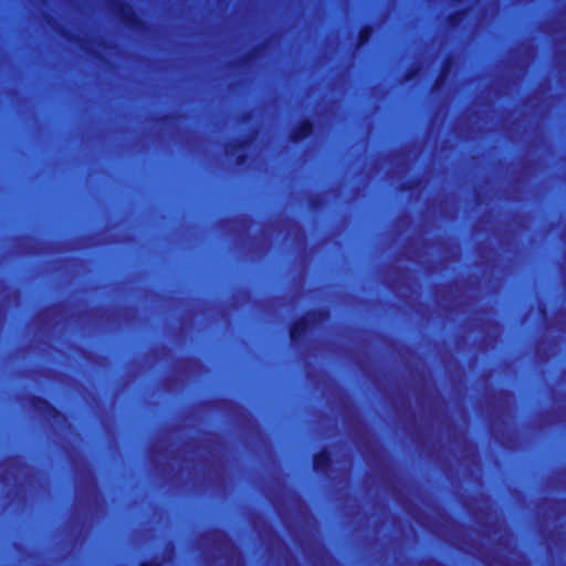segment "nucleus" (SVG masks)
I'll use <instances>...</instances> for the list:
<instances>
[{"mask_svg": "<svg viewBox=\"0 0 566 566\" xmlns=\"http://www.w3.org/2000/svg\"><path fill=\"white\" fill-rule=\"evenodd\" d=\"M30 405L34 411L48 418L57 419L63 416L62 412L54 405H52L50 400L42 396H31Z\"/></svg>", "mask_w": 566, "mask_h": 566, "instance_id": "nucleus-4", "label": "nucleus"}, {"mask_svg": "<svg viewBox=\"0 0 566 566\" xmlns=\"http://www.w3.org/2000/svg\"><path fill=\"white\" fill-rule=\"evenodd\" d=\"M418 73H419V67H418V66H416V65L410 66V67L406 71V73H405V75H403V78H405L406 81H411V80H413V78L418 75Z\"/></svg>", "mask_w": 566, "mask_h": 566, "instance_id": "nucleus-10", "label": "nucleus"}, {"mask_svg": "<svg viewBox=\"0 0 566 566\" xmlns=\"http://www.w3.org/2000/svg\"><path fill=\"white\" fill-rule=\"evenodd\" d=\"M451 62H452V59L451 56H447L444 60H443V63H442V67L440 70V73L434 82V85L436 86H439L446 78V76L448 75V72L450 70V66H451Z\"/></svg>", "mask_w": 566, "mask_h": 566, "instance_id": "nucleus-9", "label": "nucleus"}, {"mask_svg": "<svg viewBox=\"0 0 566 566\" xmlns=\"http://www.w3.org/2000/svg\"><path fill=\"white\" fill-rule=\"evenodd\" d=\"M375 32V25L371 22H367L360 27L358 30L357 39H356V48H363L367 45Z\"/></svg>", "mask_w": 566, "mask_h": 566, "instance_id": "nucleus-6", "label": "nucleus"}, {"mask_svg": "<svg viewBox=\"0 0 566 566\" xmlns=\"http://www.w3.org/2000/svg\"><path fill=\"white\" fill-rule=\"evenodd\" d=\"M317 203H318L317 199L313 200V202H312L313 206H316Z\"/></svg>", "mask_w": 566, "mask_h": 566, "instance_id": "nucleus-16", "label": "nucleus"}, {"mask_svg": "<svg viewBox=\"0 0 566 566\" xmlns=\"http://www.w3.org/2000/svg\"><path fill=\"white\" fill-rule=\"evenodd\" d=\"M315 132V123L311 117L302 118L297 125L290 132L289 139L294 143H301L310 138Z\"/></svg>", "mask_w": 566, "mask_h": 566, "instance_id": "nucleus-3", "label": "nucleus"}, {"mask_svg": "<svg viewBox=\"0 0 566 566\" xmlns=\"http://www.w3.org/2000/svg\"><path fill=\"white\" fill-rule=\"evenodd\" d=\"M251 143V139L249 137H243L239 139H234L226 147V154L231 156L237 151L245 149Z\"/></svg>", "mask_w": 566, "mask_h": 566, "instance_id": "nucleus-7", "label": "nucleus"}, {"mask_svg": "<svg viewBox=\"0 0 566 566\" xmlns=\"http://www.w3.org/2000/svg\"><path fill=\"white\" fill-rule=\"evenodd\" d=\"M328 317L329 312L326 308H313L306 315L298 317L289 327L291 343L294 345L302 344L312 326L326 321Z\"/></svg>", "mask_w": 566, "mask_h": 566, "instance_id": "nucleus-1", "label": "nucleus"}, {"mask_svg": "<svg viewBox=\"0 0 566 566\" xmlns=\"http://www.w3.org/2000/svg\"><path fill=\"white\" fill-rule=\"evenodd\" d=\"M312 463L313 470L317 474L326 475L333 465L332 452L327 448H323L322 450L314 453Z\"/></svg>", "mask_w": 566, "mask_h": 566, "instance_id": "nucleus-5", "label": "nucleus"}, {"mask_svg": "<svg viewBox=\"0 0 566 566\" xmlns=\"http://www.w3.org/2000/svg\"><path fill=\"white\" fill-rule=\"evenodd\" d=\"M61 34H62L65 39H67V40H70V41H73V40L75 39V35H74L71 31H69V30H66V29H63V31L61 32Z\"/></svg>", "mask_w": 566, "mask_h": 566, "instance_id": "nucleus-13", "label": "nucleus"}, {"mask_svg": "<svg viewBox=\"0 0 566 566\" xmlns=\"http://www.w3.org/2000/svg\"><path fill=\"white\" fill-rule=\"evenodd\" d=\"M248 160H249V155L244 151L239 153L234 158V163L237 166H242V165L247 164Z\"/></svg>", "mask_w": 566, "mask_h": 566, "instance_id": "nucleus-11", "label": "nucleus"}, {"mask_svg": "<svg viewBox=\"0 0 566 566\" xmlns=\"http://www.w3.org/2000/svg\"><path fill=\"white\" fill-rule=\"evenodd\" d=\"M138 566H163V560L157 558L145 559L140 562Z\"/></svg>", "mask_w": 566, "mask_h": 566, "instance_id": "nucleus-12", "label": "nucleus"}, {"mask_svg": "<svg viewBox=\"0 0 566 566\" xmlns=\"http://www.w3.org/2000/svg\"><path fill=\"white\" fill-rule=\"evenodd\" d=\"M467 13H468V9H459V10L451 12L447 17L448 25L450 28L459 27L461 24V22L463 21V19L465 18Z\"/></svg>", "mask_w": 566, "mask_h": 566, "instance_id": "nucleus-8", "label": "nucleus"}, {"mask_svg": "<svg viewBox=\"0 0 566 566\" xmlns=\"http://www.w3.org/2000/svg\"><path fill=\"white\" fill-rule=\"evenodd\" d=\"M419 182V179H413L409 182H407L405 186H403V189H407V190H411L413 189Z\"/></svg>", "mask_w": 566, "mask_h": 566, "instance_id": "nucleus-14", "label": "nucleus"}, {"mask_svg": "<svg viewBox=\"0 0 566 566\" xmlns=\"http://www.w3.org/2000/svg\"><path fill=\"white\" fill-rule=\"evenodd\" d=\"M114 12L123 23L129 30L144 31L147 28V22L136 12L133 4L124 1H114Z\"/></svg>", "mask_w": 566, "mask_h": 566, "instance_id": "nucleus-2", "label": "nucleus"}, {"mask_svg": "<svg viewBox=\"0 0 566 566\" xmlns=\"http://www.w3.org/2000/svg\"><path fill=\"white\" fill-rule=\"evenodd\" d=\"M253 54H254V51H251L249 52L243 59H242V62H248V61H251L253 59Z\"/></svg>", "mask_w": 566, "mask_h": 566, "instance_id": "nucleus-15", "label": "nucleus"}]
</instances>
